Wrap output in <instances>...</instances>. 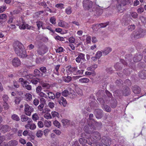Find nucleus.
<instances>
[{
	"instance_id": "nucleus-54",
	"label": "nucleus",
	"mask_w": 146,
	"mask_h": 146,
	"mask_svg": "<svg viewBox=\"0 0 146 146\" xmlns=\"http://www.w3.org/2000/svg\"><path fill=\"white\" fill-rule=\"evenodd\" d=\"M53 124L55 126L58 128H59L61 126L60 123L57 120H55L54 121Z\"/></svg>"
},
{
	"instance_id": "nucleus-40",
	"label": "nucleus",
	"mask_w": 146,
	"mask_h": 146,
	"mask_svg": "<svg viewBox=\"0 0 146 146\" xmlns=\"http://www.w3.org/2000/svg\"><path fill=\"white\" fill-rule=\"evenodd\" d=\"M44 125L45 127H49L51 126V122L49 121L45 120L44 122Z\"/></svg>"
},
{
	"instance_id": "nucleus-42",
	"label": "nucleus",
	"mask_w": 146,
	"mask_h": 146,
	"mask_svg": "<svg viewBox=\"0 0 146 146\" xmlns=\"http://www.w3.org/2000/svg\"><path fill=\"white\" fill-rule=\"evenodd\" d=\"M72 7L70 6H68L65 9V12L68 15H70L72 12Z\"/></svg>"
},
{
	"instance_id": "nucleus-11",
	"label": "nucleus",
	"mask_w": 146,
	"mask_h": 146,
	"mask_svg": "<svg viewBox=\"0 0 146 146\" xmlns=\"http://www.w3.org/2000/svg\"><path fill=\"white\" fill-rule=\"evenodd\" d=\"M13 66L15 67H18L21 64V62L20 60L18 57H15L12 60Z\"/></svg>"
},
{
	"instance_id": "nucleus-4",
	"label": "nucleus",
	"mask_w": 146,
	"mask_h": 146,
	"mask_svg": "<svg viewBox=\"0 0 146 146\" xmlns=\"http://www.w3.org/2000/svg\"><path fill=\"white\" fill-rule=\"evenodd\" d=\"M143 32V29H139L138 31L133 32L131 35L132 39H136L142 37Z\"/></svg>"
},
{
	"instance_id": "nucleus-23",
	"label": "nucleus",
	"mask_w": 146,
	"mask_h": 146,
	"mask_svg": "<svg viewBox=\"0 0 146 146\" xmlns=\"http://www.w3.org/2000/svg\"><path fill=\"white\" fill-rule=\"evenodd\" d=\"M18 144V141L15 140H11L7 144V146H16Z\"/></svg>"
},
{
	"instance_id": "nucleus-35",
	"label": "nucleus",
	"mask_w": 146,
	"mask_h": 146,
	"mask_svg": "<svg viewBox=\"0 0 146 146\" xmlns=\"http://www.w3.org/2000/svg\"><path fill=\"white\" fill-rule=\"evenodd\" d=\"M85 138H87L88 139V138H87L85 136ZM88 140H86L85 139H84L82 138H80L79 140V143L81 144L84 145L86 144L87 142H88Z\"/></svg>"
},
{
	"instance_id": "nucleus-20",
	"label": "nucleus",
	"mask_w": 146,
	"mask_h": 146,
	"mask_svg": "<svg viewBox=\"0 0 146 146\" xmlns=\"http://www.w3.org/2000/svg\"><path fill=\"white\" fill-rule=\"evenodd\" d=\"M104 91L102 90H99L96 94V96L98 97L97 98V100L98 101H102L103 102V100L102 98H101V96L103 94Z\"/></svg>"
},
{
	"instance_id": "nucleus-38",
	"label": "nucleus",
	"mask_w": 146,
	"mask_h": 146,
	"mask_svg": "<svg viewBox=\"0 0 146 146\" xmlns=\"http://www.w3.org/2000/svg\"><path fill=\"white\" fill-rule=\"evenodd\" d=\"M32 118L34 121H36L37 120L39 119V117L36 113H35L32 115Z\"/></svg>"
},
{
	"instance_id": "nucleus-2",
	"label": "nucleus",
	"mask_w": 146,
	"mask_h": 146,
	"mask_svg": "<svg viewBox=\"0 0 146 146\" xmlns=\"http://www.w3.org/2000/svg\"><path fill=\"white\" fill-rule=\"evenodd\" d=\"M90 135V137L88 138V140L89 141L88 143L91 145L92 143L95 142L96 140H98L100 139L101 135L99 132L95 131L92 132Z\"/></svg>"
},
{
	"instance_id": "nucleus-9",
	"label": "nucleus",
	"mask_w": 146,
	"mask_h": 146,
	"mask_svg": "<svg viewBox=\"0 0 146 146\" xmlns=\"http://www.w3.org/2000/svg\"><path fill=\"white\" fill-rule=\"evenodd\" d=\"M33 122L31 119H30L27 122V123L25 126V128L27 129L34 130L36 128L35 124L34 123H31Z\"/></svg>"
},
{
	"instance_id": "nucleus-6",
	"label": "nucleus",
	"mask_w": 146,
	"mask_h": 146,
	"mask_svg": "<svg viewBox=\"0 0 146 146\" xmlns=\"http://www.w3.org/2000/svg\"><path fill=\"white\" fill-rule=\"evenodd\" d=\"M96 129V127L92 124V123H88V125L85 126L84 130L86 133L90 134L93 131Z\"/></svg>"
},
{
	"instance_id": "nucleus-21",
	"label": "nucleus",
	"mask_w": 146,
	"mask_h": 146,
	"mask_svg": "<svg viewBox=\"0 0 146 146\" xmlns=\"http://www.w3.org/2000/svg\"><path fill=\"white\" fill-rule=\"evenodd\" d=\"M61 122L63 126L64 127H66L70 124V120L67 119H64L62 120Z\"/></svg>"
},
{
	"instance_id": "nucleus-27",
	"label": "nucleus",
	"mask_w": 146,
	"mask_h": 146,
	"mask_svg": "<svg viewBox=\"0 0 146 146\" xmlns=\"http://www.w3.org/2000/svg\"><path fill=\"white\" fill-rule=\"evenodd\" d=\"M92 123L93 125V124H94L95 126L96 127H95L96 128L98 129H100L101 128L102 124L101 122H98L95 121V122H92Z\"/></svg>"
},
{
	"instance_id": "nucleus-53",
	"label": "nucleus",
	"mask_w": 146,
	"mask_h": 146,
	"mask_svg": "<svg viewBox=\"0 0 146 146\" xmlns=\"http://www.w3.org/2000/svg\"><path fill=\"white\" fill-rule=\"evenodd\" d=\"M102 55V53L100 51H98L96 54V56L97 58V59L100 58Z\"/></svg>"
},
{
	"instance_id": "nucleus-46",
	"label": "nucleus",
	"mask_w": 146,
	"mask_h": 146,
	"mask_svg": "<svg viewBox=\"0 0 146 146\" xmlns=\"http://www.w3.org/2000/svg\"><path fill=\"white\" fill-rule=\"evenodd\" d=\"M25 96L27 101H30L32 99V96L29 93H26Z\"/></svg>"
},
{
	"instance_id": "nucleus-12",
	"label": "nucleus",
	"mask_w": 146,
	"mask_h": 146,
	"mask_svg": "<svg viewBox=\"0 0 146 146\" xmlns=\"http://www.w3.org/2000/svg\"><path fill=\"white\" fill-rule=\"evenodd\" d=\"M109 22H107L105 23H101V24H97L93 25L92 26V28L93 30L95 31L97 30V28L95 29V27H99V28H104L106 27L108 25Z\"/></svg>"
},
{
	"instance_id": "nucleus-50",
	"label": "nucleus",
	"mask_w": 146,
	"mask_h": 146,
	"mask_svg": "<svg viewBox=\"0 0 146 146\" xmlns=\"http://www.w3.org/2000/svg\"><path fill=\"white\" fill-rule=\"evenodd\" d=\"M118 2L119 4L121 5L122 6H124L126 4V2L125 0H118Z\"/></svg>"
},
{
	"instance_id": "nucleus-64",
	"label": "nucleus",
	"mask_w": 146,
	"mask_h": 146,
	"mask_svg": "<svg viewBox=\"0 0 146 146\" xmlns=\"http://www.w3.org/2000/svg\"><path fill=\"white\" fill-rule=\"evenodd\" d=\"M40 104L44 105L46 104L45 100L43 98H41L40 99Z\"/></svg>"
},
{
	"instance_id": "nucleus-58",
	"label": "nucleus",
	"mask_w": 146,
	"mask_h": 146,
	"mask_svg": "<svg viewBox=\"0 0 146 146\" xmlns=\"http://www.w3.org/2000/svg\"><path fill=\"white\" fill-rule=\"evenodd\" d=\"M124 84H126V86H131V80L128 79H126L124 82Z\"/></svg>"
},
{
	"instance_id": "nucleus-51",
	"label": "nucleus",
	"mask_w": 146,
	"mask_h": 146,
	"mask_svg": "<svg viewBox=\"0 0 146 146\" xmlns=\"http://www.w3.org/2000/svg\"><path fill=\"white\" fill-rule=\"evenodd\" d=\"M44 117L45 118L48 119L52 118V116L50 114L48 113L44 114Z\"/></svg>"
},
{
	"instance_id": "nucleus-22",
	"label": "nucleus",
	"mask_w": 146,
	"mask_h": 146,
	"mask_svg": "<svg viewBox=\"0 0 146 146\" xmlns=\"http://www.w3.org/2000/svg\"><path fill=\"white\" fill-rule=\"evenodd\" d=\"M44 92L46 93L48 95V98L51 99H54L55 98V95L52 92H49L48 91H46L45 90H44Z\"/></svg>"
},
{
	"instance_id": "nucleus-3",
	"label": "nucleus",
	"mask_w": 146,
	"mask_h": 146,
	"mask_svg": "<svg viewBox=\"0 0 146 146\" xmlns=\"http://www.w3.org/2000/svg\"><path fill=\"white\" fill-rule=\"evenodd\" d=\"M77 67L73 66L71 65H69L66 67V71L67 74L68 75H77Z\"/></svg>"
},
{
	"instance_id": "nucleus-32",
	"label": "nucleus",
	"mask_w": 146,
	"mask_h": 146,
	"mask_svg": "<svg viewBox=\"0 0 146 146\" xmlns=\"http://www.w3.org/2000/svg\"><path fill=\"white\" fill-rule=\"evenodd\" d=\"M39 70L42 72L41 74V76L44 77V76H43V73L46 74L47 72L46 67L44 66H42L40 68Z\"/></svg>"
},
{
	"instance_id": "nucleus-7",
	"label": "nucleus",
	"mask_w": 146,
	"mask_h": 146,
	"mask_svg": "<svg viewBox=\"0 0 146 146\" xmlns=\"http://www.w3.org/2000/svg\"><path fill=\"white\" fill-rule=\"evenodd\" d=\"M83 7L85 10H88L92 7L93 5L92 2L88 0H84L83 2Z\"/></svg>"
},
{
	"instance_id": "nucleus-52",
	"label": "nucleus",
	"mask_w": 146,
	"mask_h": 146,
	"mask_svg": "<svg viewBox=\"0 0 146 146\" xmlns=\"http://www.w3.org/2000/svg\"><path fill=\"white\" fill-rule=\"evenodd\" d=\"M135 28V25H132L129 26L128 27V29L129 31H132L134 30Z\"/></svg>"
},
{
	"instance_id": "nucleus-60",
	"label": "nucleus",
	"mask_w": 146,
	"mask_h": 146,
	"mask_svg": "<svg viewBox=\"0 0 146 146\" xmlns=\"http://www.w3.org/2000/svg\"><path fill=\"white\" fill-rule=\"evenodd\" d=\"M19 141V142L23 145H25L26 143V140L22 138H20Z\"/></svg>"
},
{
	"instance_id": "nucleus-28",
	"label": "nucleus",
	"mask_w": 146,
	"mask_h": 146,
	"mask_svg": "<svg viewBox=\"0 0 146 146\" xmlns=\"http://www.w3.org/2000/svg\"><path fill=\"white\" fill-rule=\"evenodd\" d=\"M2 129L4 132L10 131L11 130V128L8 125H2Z\"/></svg>"
},
{
	"instance_id": "nucleus-41",
	"label": "nucleus",
	"mask_w": 146,
	"mask_h": 146,
	"mask_svg": "<svg viewBox=\"0 0 146 146\" xmlns=\"http://www.w3.org/2000/svg\"><path fill=\"white\" fill-rule=\"evenodd\" d=\"M114 67L116 70H120L121 69V64L119 63H116L114 65Z\"/></svg>"
},
{
	"instance_id": "nucleus-56",
	"label": "nucleus",
	"mask_w": 146,
	"mask_h": 146,
	"mask_svg": "<svg viewBox=\"0 0 146 146\" xmlns=\"http://www.w3.org/2000/svg\"><path fill=\"white\" fill-rule=\"evenodd\" d=\"M64 5L62 3L57 4L55 5L56 7L61 9L64 8Z\"/></svg>"
},
{
	"instance_id": "nucleus-16",
	"label": "nucleus",
	"mask_w": 146,
	"mask_h": 146,
	"mask_svg": "<svg viewBox=\"0 0 146 146\" xmlns=\"http://www.w3.org/2000/svg\"><path fill=\"white\" fill-rule=\"evenodd\" d=\"M132 89L133 92L135 94H138L141 92L140 88L138 86L134 85L132 88Z\"/></svg>"
},
{
	"instance_id": "nucleus-13",
	"label": "nucleus",
	"mask_w": 146,
	"mask_h": 146,
	"mask_svg": "<svg viewBox=\"0 0 146 146\" xmlns=\"http://www.w3.org/2000/svg\"><path fill=\"white\" fill-rule=\"evenodd\" d=\"M143 58V56L139 53H137L133 58V61L135 62H137L141 60Z\"/></svg>"
},
{
	"instance_id": "nucleus-14",
	"label": "nucleus",
	"mask_w": 146,
	"mask_h": 146,
	"mask_svg": "<svg viewBox=\"0 0 146 146\" xmlns=\"http://www.w3.org/2000/svg\"><path fill=\"white\" fill-rule=\"evenodd\" d=\"M103 111L102 110L98 109L94 111V114L97 119H100L102 116Z\"/></svg>"
},
{
	"instance_id": "nucleus-24",
	"label": "nucleus",
	"mask_w": 146,
	"mask_h": 146,
	"mask_svg": "<svg viewBox=\"0 0 146 146\" xmlns=\"http://www.w3.org/2000/svg\"><path fill=\"white\" fill-rule=\"evenodd\" d=\"M26 73V72L23 71V73L21 74V76L22 77H25L28 80L32 79L34 77L33 75L32 74H30L27 75H24V74H25Z\"/></svg>"
},
{
	"instance_id": "nucleus-36",
	"label": "nucleus",
	"mask_w": 146,
	"mask_h": 146,
	"mask_svg": "<svg viewBox=\"0 0 146 146\" xmlns=\"http://www.w3.org/2000/svg\"><path fill=\"white\" fill-rule=\"evenodd\" d=\"M117 104V102L116 100H114L111 102L110 106L112 108H115Z\"/></svg>"
},
{
	"instance_id": "nucleus-18",
	"label": "nucleus",
	"mask_w": 146,
	"mask_h": 146,
	"mask_svg": "<svg viewBox=\"0 0 146 146\" xmlns=\"http://www.w3.org/2000/svg\"><path fill=\"white\" fill-rule=\"evenodd\" d=\"M139 76L142 79H146V70H143L139 72Z\"/></svg>"
},
{
	"instance_id": "nucleus-37",
	"label": "nucleus",
	"mask_w": 146,
	"mask_h": 146,
	"mask_svg": "<svg viewBox=\"0 0 146 146\" xmlns=\"http://www.w3.org/2000/svg\"><path fill=\"white\" fill-rule=\"evenodd\" d=\"M11 119L13 120L18 121H19L20 118L16 114H13L11 116Z\"/></svg>"
},
{
	"instance_id": "nucleus-62",
	"label": "nucleus",
	"mask_w": 146,
	"mask_h": 146,
	"mask_svg": "<svg viewBox=\"0 0 146 146\" xmlns=\"http://www.w3.org/2000/svg\"><path fill=\"white\" fill-rule=\"evenodd\" d=\"M60 66V65H58L55 66V70L56 71V72H55V74L57 75H58L59 74L58 71Z\"/></svg>"
},
{
	"instance_id": "nucleus-47",
	"label": "nucleus",
	"mask_w": 146,
	"mask_h": 146,
	"mask_svg": "<svg viewBox=\"0 0 146 146\" xmlns=\"http://www.w3.org/2000/svg\"><path fill=\"white\" fill-rule=\"evenodd\" d=\"M65 22L64 21L62 20H60L59 22L58 23V26L60 27H64L65 26Z\"/></svg>"
},
{
	"instance_id": "nucleus-17",
	"label": "nucleus",
	"mask_w": 146,
	"mask_h": 146,
	"mask_svg": "<svg viewBox=\"0 0 146 146\" xmlns=\"http://www.w3.org/2000/svg\"><path fill=\"white\" fill-rule=\"evenodd\" d=\"M38 54L40 55H42L46 52V49L43 46H41L38 48L37 50Z\"/></svg>"
},
{
	"instance_id": "nucleus-5",
	"label": "nucleus",
	"mask_w": 146,
	"mask_h": 146,
	"mask_svg": "<svg viewBox=\"0 0 146 146\" xmlns=\"http://www.w3.org/2000/svg\"><path fill=\"white\" fill-rule=\"evenodd\" d=\"M24 106V112L25 114L27 116H31L32 113L34 111V108L27 104H25Z\"/></svg>"
},
{
	"instance_id": "nucleus-30",
	"label": "nucleus",
	"mask_w": 146,
	"mask_h": 146,
	"mask_svg": "<svg viewBox=\"0 0 146 146\" xmlns=\"http://www.w3.org/2000/svg\"><path fill=\"white\" fill-rule=\"evenodd\" d=\"M40 83L43 87L48 88L50 87V85L47 83L43 81L40 82Z\"/></svg>"
},
{
	"instance_id": "nucleus-31",
	"label": "nucleus",
	"mask_w": 146,
	"mask_h": 146,
	"mask_svg": "<svg viewBox=\"0 0 146 146\" xmlns=\"http://www.w3.org/2000/svg\"><path fill=\"white\" fill-rule=\"evenodd\" d=\"M27 83H26L25 82L23 83V84H22V86L23 87L25 88L28 90H31L32 86L30 85L27 84Z\"/></svg>"
},
{
	"instance_id": "nucleus-26",
	"label": "nucleus",
	"mask_w": 146,
	"mask_h": 146,
	"mask_svg": "<svg viewBox=\"0 0 146 146\" xmlns=\"http://www.w3.org/2000/svg\"><path fill=\"white\" fill-rule=\"evenodd\" d=\"M103 109L105 111L110 112L111 111V109L110 106L107 105L103 104L102 106Z\"/></svg>"
},
{
	"instance_id": "nucleus-61",
	"label": "nucleus",
	"mask_w": 146,
	"mask_h": 146,
	"mask_svg": "<svg viewBox=\"0 0 146 146\" xmlns=\"http://www.w3.org/2000/svg\"><path fill=\"white\" fill-rule=\"evenodd\" d=\"M64 49L62 47H60L56 50V52L57 53H60L63 52Z\"/></svg>"
},
{
	"instance_id": "nucleus-25",
	"label": "nucleus",
	"mask_w": 146,
	"mask_h": 146,
	"mask_svg": "<svg viewBox=\"0 0 146 146\" xmlns=\"http://www.w3.org/2000/svg\"><path fill=\"white\" fill-rule=\"evenodd\" d=\"M112 50L111 48L109 47H107L105 48L102 51L103 54H104L105 55H106L110 52L112 51Z\"/></svg>"
},
{
	"instance_id": "nucleus-49",
	"label": "nucleus",
	"mask_w": 146,
	"mask_h": 146,
	"mask_svg": "<svg viewBox=\"0 0 146 146\" xmlns=\"http://www.w3.org/2000/svg\"><path fill=\"white\" fill-rule=\"evenodd\" d=\"M122 7H123L122 5L120 4H119L117 7V8L118 10V11L120 13H122L123 11V8H122Z\"/></svg>"
},
{
	"instance_id": "nucleus-44",
	"label": "nucleus",
	"mask_w": 146,
	"mask_h": 146,
	"mask_svg": "<svg viewBox=\"0 0 146 146\" xmlns=\"http://www.w3.org/2000/svg\"><path fill=\"white\" fill-rule=\"evenodd\" d=\"M41 72L38 69H36L34 71V77L38 76L40 75Z\"/></svg>"
},
{
	"instance_id": "nucleus-45",
	"label": "nucleus",
	"mask_w": 146,
	"mask_h": 146,
	"mask_svg": "<svg viewBox=\"0 0 146 146\" xmlns=\"http://www.w3.org/2000/svg\"><path fill=\"white\" fill-rule=\"evenodd\" d=\"M130 16L134 19L137 18L138 17V15L135 12H130Z\"/></svg>"
},
{
	"instance_id": "nucleus-1",
	"label": "nucleus",
	"mask_w": 146,
	"mask_h": 146,
	"mask_svg": "<svg viewBox=\"0 0 146 146\" xmlns=\"http://www.w3.org/2000/svg\"><path fill=\"white\" fill-rule=\"evenodd\" d=\"M15 50L16 53L20 57L23 58L27 56V52L24 48L23 45L19 42H17L15 43Z\"/></svg>"
},
{
	"instance_id": "nucleus-57",
	"label": "nucleus",
	"mask_w": 146,
	"mask_h": 146,
	"mask_svg": "<svg viewBox=\"0 0 146 146\" xmlns=\"http://www.w3.org/2000/svg\"><path fill=\"white\" fill-rule=\"evenodd\" d=\"M62 95L64 97L68 96L69 94V92L67 90H65L62 92Z\"/></svg>"
},
{
	"instance_id": "nucleus-43",
	"label": "nucleus",
	"mask_w": 146,
	"mask_h": 146,
	"mask_svg": "<svg viewBox=\"0 0 146 146\" xmlns=\"http://www.w3.org/2000/svg\"><path fill=\"white\" fill-rule=\"evenodd\" d=\"M43 22L42 21H38L36 22V25L38 27V29L39 30L43 25Z\"/></svg>"
},
{
	"instance_id": "nucleus-55",
	"label": "nucleus",
	"mask_w": 146,
	"mask_h": 146,
	"mask_svg": "<svg viewBox=\"0 0 146 146\" xmlns=\"http://www.w3.org/2000/svg\"><path fill=\"white\" fill-rule=\"evenodd\" d=\"M56 19L54 17H51L50 20V22L53 25H54L56 23Z\"/></svg>"
},
{
	"instance_id": "nucleus-19",
	"label": "nucleus",
	"mask_w": 146,
	"mask_h": 146,
	"mask_svg": "<svg viewBox=\"0 0 146 146\" xmlns=\"http://www.w3.org/2000/svg\"><path fill=\"white\" fill-rule=\"evenodd\" d=\"M59 103L61 105H62L65 107L67 104V102L66 99L63 97H61L59 100Z\"/></svg>"
},
{
	"instance_id": "nucleus-63",
	"label": "nucleus",
	"mask_w": 146,
	"mask_h": 146,
	"mask_svg": "<svg viewBox=\"0 0 146 146\" xmlns=\"http://www.w3.org/2000/svg\"><path fill=\"white\" fill-rule=\"evenodd\" d=\"M8 98L9 97L7 95H4L3 96V99L4 101V102H6L7 101Z\"/></svg>"
},
{
	"instance_id": "nucleus-48",
	"label": "nucleus",
	"mask_w": 146,
	"mask_h": 146,
	"mask_svg": "<svg viewBox=\"0 0 146 146\" xmlns=\"http://www.w3.org/2000/svg\"><path fill=\"white\" fill-rule=\"evenodd\" d=\"M116 84L118 86L123 85V81L121 79L117 80L116 81Z\"/></svg>"
},
{
	"instance_id": "nucleus-29",
	"label": "nucleus",
	"mask_w": 146,
	"mask_h": 146,
	"mask_svg": "<svg viewBox=\"0 0 146 146\" xmlns=\"http://www.w3.org/2000/svg\"><path fill=\"white\" fill-rule=\"evenodd\" d=\"M30 119L28 117L25 115H22L21 117V121L22 122H26L29 121Z\"/></svg>"
},
{
	"instance_id": "nucleus-10",
	"label": "nucleus",
	"mask_w": 146,
	"mask_h": 146,
	"mask_svg": "<svg viewBox=\"0 0 146 146\" xmlns=\"http://www.w3.org/2000/svg\"><path fill=\"white\" fill-rule=\"evenodd\" d=\"M85 56V54L81 53H79L78 57L75 59L76 62L78 63H80L82 61H85L86 60Z\"/></svg>"
},
{
	"instance_id": "nucleus-59",
	"label": "nucleus",
	"mask_w": 146,
	"mask_h": 146,
	"mask_svg": "<svg viewBox=\"0 0 146 146\" xmlns=\"http://www.w3.org/2000/svg\"><path fill=\"white\" fill-rule=\"evenodd\" d=\"M43 134V131H42L40 130L37 132L36 133V135L38 137H39L42 136Z\"/></svg>"
},
{
	"instance_id": "nucleus-33",
	"label": "nucleus",
	"mask_w": 146,
	"mask_h": 146,
	"mask_svg": "<svg viewBox=\"0 0 146 146\" xmlns=\"http://www.w3.org/2000/svg\"><path fill=\"white\" fill-rule=\"evenodd\" d=\"M89 81L90 80L88 78H80L79 80V82L82 83H88Z\"/></svg>"
},
{
	"instance_id": "nucleus-39",
	"label": "nucleus",
	"mask_w": 146,
	"mask_h": 146,
	"mask_svg": "<svg viewBox=\"0 0 146 146\" xmlns=\"http://www.w3.org/2000/svg\"><path fill=\"white\" fill-rule=\"evenodd\" d=\"M51 114L53 117H56L58 118L60 117L59 114L57 112L55 111H52L51 112Z\"/></svg>"
},
{
	"instance_id": "nucleus-15",
	"label": "nucleus",
	"mask_w": 146,
	"mask_h": 146,
	"mask_svg": "<svg viewBox=\"0 0 146 146\" xmlns=\"http://www.w3.org/2000/svg\"><path fill=\"white\" fill-rule=\"evenodd\" d=\"M123 95L125 96H127L130 94L131 93V91L129 88L126 86L124 88H123L122 91Z\"/></svg>"
},
{
	"instance_id": "nucleus-8",
	"label": "nucleus",
	"mask_w": 146,
	"mask_h": 146,
	"mask_svg": "<svg viewBox=\"0 0 146 146\" xmlns=\"http://www.w3.org/2000/svg\"><path fill=\"white\" fill-rule=\"evenodd\" d=\"M101 141L104 145L109 146L111 143V139L108 136H104L102 137Z\"/></svg>"
},
{
	"instance_id": "nucleus-34",
	"label": "nucleus",
	"mask_w": 146,
	"mask_h": 146,
	"mask_svg": "<svg viewBox=\"0 0 146 146\" xmlns=\"http://www.w3.org/2000/svg\"><path fill=\"white\" fill-rule=\"evenodd\" d=\"M63 79L65 82L68 83L72 80V78L70 76H67L66 77H64Z\"/></svg>"
}]
</instances>
